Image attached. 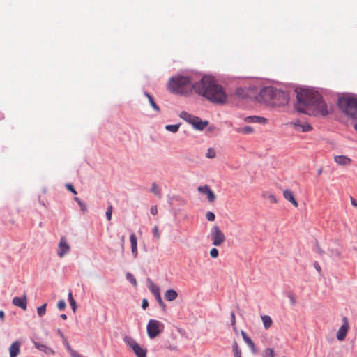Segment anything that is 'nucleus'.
<instances>
[{"mask_svg":"<svg viewBox=\"0 0 357 357\" xmlns=\"http://www.w3.org/2000/svg\"><path fill=\"white\" fill-rule=\"evenodd\" d=\"M168 90L174 93L186 95L194 90L214 103L223 104L227 101V95L222 87L218 84L213 77L204 75L199 82L192 84L190 77L175 76L167 84Z\"/></svg>","mask_w":357,"mask_h":357,"instance_id":"f257e3e1","label":"nucleus"},{"mask_svg":"<svg viewBox=\"0 0 357 357\" xmlns=\"http://www.w3.org/2000/svg\"><path fill=\"white\" fill-rule=\"evenodd\" d=\"M298 111L309 115L326 116L332 108L322 100L321 96L317 91L310 89L301 90L297 93Z\"/></svg>","mask_w":357,"mask_h":357,"instance_id":"f03ea898","label":"nucleus"},{"mask_svg":"<svg viewBox=\"0 0 357 357\" xmlns=\"http://www.w3.org/2000/svg\"><path fill=\"white\" fill-rule=\"evenodd\" d=\"M338 107L347 116L357 119V100L351 96H343L339 98Z\"/></svg>","mask_w":357,"mask_h":357,"instance_id":"7ed1b4c3","label":"nucleus"},{"mask_svg":"<svg viewBox=\"0 0 357 357\" xmlns=\"http://www.w3.org/2000/svg\"><path fill=\"white\" fill-rule=\"evenodd\" d=\"M275 92V89L273 87H264L260 91L259 95L256 97V99L258 102L272 105Z\"/></svg>","mask_w":357,"mask_h":357,"instance_id":"20e7f679","label":"nucleus"},{"mask_svg":"<svg viewBox=\"0 0 357 357\" xmlns=\"http://www.w3.org/2000/svg\"><path fill=\"white\" fill-rule=\"evenodd\" d=\"M165 326L162 322L156 319H150L146 327L148 336L151 339L155 337L162 332Z\"/></svg>","mask_w":357,"mask_h":357,"instance_id":"39448f33","label":"nucleus"},{"mask_svg":"<svg viewBox=\"0 0 357 357\" xmlns=\"http://www.w3.org/2000/svg\"><path fill=\"white\" fill-rule=\"evenodd\" d=\"M211 240L215 246L221 245L226 240L224 233L218 225H213L211 230Z\"/></svg>","mask_w":357,"mask_h":357,"instance_id":"423d86ee","label":"nucleus"},{"mask_svg":"<svg viewBox=\"0 0 357 357\" xmlns=\"http://www.w3.org/2000/svg\"><path fill=\"white\" fill-rule=\"evenodd\" d=\"M123 340L126 344H128L132 349L137 357H146V349L142 347L138 343L136 342L134 339L126 336Z\"/></svg>","mask_w":357,"mask_h":357,"instance_id":"0eeeda50","label":"nucleus"},{"mask_svg":"<svg viewBox=\"0 0 357 357\" xmlns=\"http://www.w3.org/2000/svg\"><path fill=\"white\" fill-rule=\"evenodd\" d=\"M289 100L287 93L275 89V96L273 97L272 106L281 107L287 105Z\"/></svg>","mask_w":357,"mask_h":357,"instance_id":"6e6552de","label":"nucleus"},{"mask_svg":"<svg viewBox=\"0 0 357 357\" xmlns=\"http://www.w3.org/2000/svg\"><path fill=\"white\" fill-rule=\"evenodd\" d=\"M342 325L338 329L337 333V339L340 341H342L345 339L349 329V322L346 317L342 318Z\"/></svg>","mask_w":357,"mask_h":357,"instance_id":"1a4fd4ad","label":"nucleus"},{"mask_svg":"<svg viewBox=\"0 0 357 357\" xmlns=\"http://www.w3.org/2000/svg\"><path fill=\"white\" fill-rule=\"evenodd\" d=\"M70 248L67 243L66 239L62 237L60 239L58 245L57 255L59 257L62 258L65 255L70 252Z\"/></svg>","mask_w":357,"mask_h":357,"instance_id":"9d476101","label":"nucleus"},{"mask_svg":"<svg viewBox=\"0 0 357 357\" xmlns=\"http://www.w3.org/2000/svg\"><path fill=\"white\" fill-rule=\"evenodd\" d=\"M290 126L296 131L308 132L312 130V127L309 123H303L300 121L291 122Z\"/></svg>","mask_w":357,"mask_h":357,"instance_id":"9b49d317","label":"nucleus"},{"mask_svg":"<svg viewBox=\"0 0 357 357\" xmlns=\"http://www.w3.org/2000/svg\"><path fill=\"white\" fill-rule=\"evenodd\" d=\"M197 190L200 193L206 195L208 202H213L215 201V195L208 185L199 186L197 188Z\"/></svg>","mask_w":357,"mask_h":357,"instance_id":"f8f14e48","label":"nucleus"},{"mask_svg":"<svg viewBox=\"0 0 357 357\" xmlns=\"http://www.w3.org/2000/svg\"><path fill=\"white\" fill-rule=\"evenodd\" d=\"M13 304L17 306L22 310H26L27 306L26 296L24 295L22 297H14L12 301Z\"/></svg>","mask_w":357,"mask_h":357,"instance_id":"ddd939ff","label":"nucleus"},{"mask_svg":"<svg viewBox=\"0 0 357 357\" xmlns=\"http://www.w3.org/2000/svg\"><path fill=\"white\" fill-rule=\"evenodd\" d=\"M208 124L206 121H202L199 117L195 116L191 124L196 130H203Z\"/></svg>","mask_w":357,"mask_h":357,"instance_id":"4468645a","label":"nucleus"},{"mask_svg":"<svg viewBox=\"0 0 357 357\" xmlns=\"http://www.w3.org/2000/svg\"><path fill=\"white\" fill-rule=\"evenodd\" d=\"M21 343L19 341H15L11 344L9 347L10 357H17L20 351Z\"/></svg>","mask_w":357,"mask_h":357,"instance_id":"2eb2a0df","label":"nucleus"},{"mask_svg":"<svg viewBox=\"0 0 357 357\" xmlns=\"http://www.w3.org/2000/svg\"><path fill=\"white\" fill-rule=\"evenodd\" d=\"M130 241L131 244V252L135 258L138 255L137 251V238L135 234L132 233L130 236Z\"/></svg>","mask_w":357,"mask_h":357,"instance_id":"dca6fc26","label":"nucleus"},{"mask_svg":"<svg viewBox=\"0 0 357 357\" xmlns=\"http://www.w3.org/2000/svg\"><path fill=\"white\" fill-rule=\"evenodd\" d=\"M334 160L337 164L342 166L349 165L351 162V159L346 155H335Z\"/></svg>","mask_w":357,"mask_h":357,"instance_id":"f3484780","label":"nucleus"},{"mask_svg":"<svg viewBox=\"0 0 357 357\" xmlns=\"http://www.w3.org/2000/svg\"><path fill=\"white\" fill-rule=\"evenodd\" d=\"M284 197L291 202L295 207L298 206V202L294 198V194L291 191L286 190L283 192Z\"/></svg>","mask_w":357,"mask_h":357,"instance_id":"a211bd4d","label":"nucleus"},{"mask_svg":"<svg viewBox=\"0 0 357 357\" xmlns=\"http://www.w3.org/2000/svg\"><path fill=\"white\" fill-rule=\"evenodd\" d=\"M148 288L149 291L154 295H158L160 294V288L158 285H156L151 280L148 279Z\"/></svg>","mask_w":357,"mask_h":357,"instance_id":"6ab92c4d","label":"nucleus"},{"mask_svg":"<svg viewBox=\"0 0 357 357\" xmlns=\"http://www.w3.org/2000/svg\"><path fill=\"white\" fill-rule=\"evenodd\" d=\"M33 344L35 345V347L40 351L47 354H54V351L47 347L46 345L45 344H40V343H38L37 342H33Z\"/></svg>","mask_w":357,"mask_h":357,"instance_id":"aec40b11","label":"nucleus"},{"mask_svg":"<svg viewBox=\"0 0 357 357\" xmlns=\"http://www.w3.org/2000/svg\"><path fill=\"white\" fill-rule=\"evenodd\" d=\"M245 121L247 122H255L259 123H265L266 122V119L265 118L257 116H247L245 118Z\"/></svg>","mask_w":357,"mask_h":357,"instance_id":"412c9836","label":"nucleus"},{"mask_svg":"<svg viewBox=\"0 0 357 357\" xmlns=\"http://www.w3.org/2000/svg\"><path fill=\"white\" fill-rule=\"evenodd\" d=\"M178 297V293L174 289H169L165 293V298L168 301H173Z\"/></svg>","mask_w":357,"mask_h":357,"instance_id":"4be33fe9","label":"nucleus"},{"mask_svg":"<svg viewBox=\"0 0 357 357\" xmlns=\"http://www.w3.org/2000/svg\"><path fill=\"white\" fill-rule=\"evenodd\" d=\"M241 335L243 339V340L245 342V343L248 345V347L250 348V349L255 352V345L252 340L247 335L245 332L243 331H241Z\"/></svg>","mask_w":357,"mask_h":357,"instance_id":"5701e85b","label":"nucleus"},{"mask_svg":"<svg viewBox=\"0 0 357 357\" xmlns=\"http://www.w3.org/2000/svg\"><path fill=\"white\" fill-rule=\"evenodd\" d=\"M180 118L185 121L186 122L192 124L195 116H193L185 111H182L179 114Z\"/></svg>","mask_w":357,"mask_h":357,"instance_id":"b1692460","label":"nucleus"},{"mask_svg":"<svg viewBox=\"0 0 357 357\" xmlns=\"http://www.w3.org/2000/svg\"><path fill=\"white\" fill-rule=\"evenodd\" d=\"M261 320L266 329H268L273 324L272 319L268 315L261 316Z\"/></svg>","mask_w":357,"mask_h":357,"instance_id":"393cba45","label":"nucleus"},{"mask_svg":"<svg viewBox=\"0 0 357 357\" xmlns=\"http://www.w3.org/2000/svg\"><path fill=\"white\" fill-rule=\"evenodd\" d=\"M262 197L264 199H268L271 203L275 204L278 202V199L275 196L267 192H263Z\"/></svg>","mask_w":357,"mask_h":357,"instance_id":"a878e982","label":"nucleus"},{"mask_svg":"<svg viewBox=\"0 0 357 357\" xmlns=\"http://www.w3.org/2000/svg\"><path fill=\"white\" fill-rule=\"evenodd\" d=\"M144 95L147 97L148 100H149V102L150 103V105H151V107H153V109L154 110H155L156 112H159L160 111V108L157 105V104L155 102L153 97L148 93H144Z\"/></svg>","mask_w":357,"mask_h":357,"instance_id":"bb28decb","label":"nucleus"},{"mask_svg":"<svg viewBox=\"0 0 357 357\" xmlns=\"http://www.w3.org/2000/svg\"><path fill=\"white\" fill-rule=\"evenodd\" d=\"M236 131L239 133L250 134L253 132V128L251 126H246L243 128H238Z\"/></svg>","mask_w":357,"mask_h":357,"instance_id":"cd10ccee","label":"nucleus"},{"mask_svg":"<svg viewBox=\"0 0 357 357\" xmlns=\"http://www.w3.org/2000/svg\"><path fill=\"white\" fill-rule=\"evenodd\" d=\"M180 127V124H174V125H167L165 126V129L171 132L176 133L178 132Z\"/></svg>","mask_w":357,"mask_h":357,"instance_id":"c85d7f7f","label":"nucleus"},{"mask_svg":"<svg viewBox=\"0 0 357 357\" xmlns=\"http://www.w3.org/2000/svg\"><path fill=\"white\" fill-rule=\"evenodd\" d=\"M206 158L208 159H213L216 156L215 150L213 148H208L205 154Z\"/></svg>","mask_w":357,"mask_h":357,"instance_id":"c756f323","label":"nucleus"},{"mask_svg":"<svg viewBox=\"0 0 357 357\" xmlns=\"http://www.w3.org/2000/svg\"><path fill=\"white\" fill-rule=\"evenodd\" d=\"M68 300H69V303H70V305L72 307V310L73 311L75 312L77 310V304H76V302L74 300L73 297V294L71 292H69L68 293Z\"/></svg>","mask_w":357,"mask_h":357,"instance_id":"7c9ffc66","label":"nucleus"},{"mask_svg":"<svg viewBox=\"0 0 357 357\" xmlns=\"http://www.w3.org/2000/svg\"><path fill=\"white\" fill-rule=\"evenodd\" d=\"M151 192L159 197H161L160 189L159 186L155 183H153L152 184V186L151 188Z\"/></svg>","mask_w":357,"mask_h":357,"instance_id":"2f4dec72","label":"nucleus"},{"mask_svg":"<svg viewBox=\"0 0 357 357\" xmlns=\"http://www.w3.org/2000/svg\"><path fill=\"white\" fill-rule=\"evenodd\" d=\"M46 306H47V304L45 303L44 305L38 307L37 312H38V316L43 317L45 314Z\"/></svg>","mask_w":357,"mask_h":357,"instance_id":"473e14b6","label":"nucleus"},{"mask_svg":"<svg viewBox=\"0 0 357 357\" xmlns=\"http://www.w3.org/2000/svg\"><path fill=\"white\" fill-rule=\"evenodd\" d=\"M219 255V252L218 250V249L213 248L212 249H211L210 250V256L213 258V259H216Z\"/></svg>","mask_w":357,"mask_h":357,"instance_id":"72a5a7b5","label":"nucleus"},{"mask_svg":"<svg viewBox=\"0 0 357 357\" xmlns=\"http://www.w3.org/2000/svg\"><path fill=\"white\" fill-rule=\"evenodd\" d=\"M206 218L208 221L213 222L215 220V215L213 212L208 211L206 214Z\"/></svg>","mask_w":357,"mask_h":357,"instance_id":"f704fd0d","label":"nucleus"},{"mask_svg":"<svg viewBox=\"0 0 357 357\" xmlns=\"http://www.w3.org/2000/svg\"><path fill=\"white\" fill-rule=\"evenodd\" d=\"M112 214V205H109L106 211V218H107V220L109 221L111 220Z\"/></svg>","mask_w":357,"mask_h":357,"instance_id":"c9c22d12","label":"nucleus"},{"mask_svg":"<svg viewBox=\"0 0 357 357\" xmlns=\"http://www.w3.org/2000/svg\"><path fill=\"white\" fill-rule=\"evenodd\" d=\"M155 299L156 301H158V303H159L160 306L162 308L165 309V303H163L162 300V298H161V296H160V294H158V295H155Z\"/></svg>","mask_w":357,"mask_h":357,"instance_id":"e433bc0d","label":"nucleus"},{"mask_svg":"<svg viewBox=\"0 0 357 357\" xmlns=\"http://www.w3.org/2000/svg\"><path fill=\"white\" fill-rule=\"evenodd\" d=\"M153 235L155 237V238L157 240H159L160 238V232H159V229H158V226H155L153 229Z\"/></svg>","mask_w":357,"mask_h":357,"instance_id":"4c0bfd02","label":"nucleus"},{"mask_svg":"<svg viewBox=\"0 0 357 357\" xmlns=\"http://www.w3.org/2000/svg\"><path fill=\"white\" fill-rule=\"evenodd\" d=\"M126 278H127V279H128V280H130V282L131 283H132L134 285H137V281H136L135 278L133 277V275H132V274H130V273H127V275H126Z\"/></svg>","mask_w":357,"mask_h":357,"instance_id":"58836bf2","label":"nucleus"},{"mask_svg":"<svg viewBox=\"0 0 357 357\" xmlns=\"http://www.w3.org/2000/svg\"><path fill=\"white\" fill-rule=\"evenodd\" d=\"M57 307L60 310H63L66 307V303L63 300H61L57 303Z\"/></svg>","mask_w":357,"mask_h":357,"instance_id":"ea45409f","label":"nucleus"},{"mask_svg":"<svg viewBox=\"0 0 357 357\" xmlns=\"http://www.w3.org/2000/svg\"><path fill=\"white\" fill-rule=\"evenodd\" d=\"M231 322L234 330H236V317L234 312L231 313Z\"/></svg>","mask_w":357,"mask_h":357,"instance_id":"a19ab883","label":"nucleus"},{"mask_svg":"<svg viewBox=\"0 0 357 357\" xmlns=\"http://www.w3.org/2000/svg\"><path fill=\"white\" fill-rule=\"evenodd\" d=\"M66 188L70 191L71 192H73V194L76 195L77 194V191L75 190V189L74 188L73 185H71V184H66Z\"/></svg>","mask_w":357,"mask_h":357,"instance_id":"79ce46f5","label":"nucleus"},{"mask_svg":"<svg viewBox=\"0 0 357 357\" xmlns=\"http://www.w3.org/2000/svg\"><path fill=\"white\" fill-rule=\"evenodd\" d=\"M233 352L234 354L237 353H241V350L238 349V344L236 342H234L233 344Z\"/></svg>","mask_w":357,"mask_h":357,"instance_id":"37998d69","label":"nucleus"},{"mask_svg":"<svg viewBox=\"0 0 357 357\" xmlns=\"http://www.w3.org/2000/svg\"><path fill=\"white\" fill-rule=\"evenodd\" d=\"M265 352H266V357H274L273 356V349H267Z\"/></svg>","mask_w":357,"mask_h":357,"instance_id":"c03bdc74","label":"nucleus"},{"mask_svg":"<svg viewBox=\"0 0 357 357\" xmlns=\"http://www.w3.org/2000/svg\"><path fill=\"white\" fill-rule=\"evenodd\" d=\"M150 212L152 215H155L158 213V208L156 206L151 207Z\"/></svg>","mask_w":357,"mask_h":357,"instance_id":"a18cd8bd","label":"nucleus"},{"mask_svg":"<svg viewBox=\"0 0 357 357\" xmlns=\"http://www.w3.org/2000/svg\"><path fill=\"white\" fill-rule=\"evenodd\" d=\"M71 355L72 357H82V356L77 353L76 351L72 349L70 352H69Z\"/></svg>","mask_w":357,"mask_h":357,"instance_id":"49530a36","label":"nucleus"},{"mask_svg":"<svg viewBox=\"0 0 357 357\" xmlns=\"http://www.w3.org/2000/svg\"><path fill=\"white\" fill-rule=\"evenodd\" d=\"M149 305L148 301L146 299H143L142 303V307L145 310Z\"/></svg>","mask_w":357,"mask_h":357,"instance_id":"de8ad7c7","label":"nucleus"},{"mask_svg":"<svg viewBox=\"0 0 357 357\" xmlns=\"http://www.w3.org/2000/svg\"><path fill=\"white\" fill-rule=\"evenodd\" d=\"M79 205L80 206L81 210L84 213H85L86 211V204L82 202L81 203L79 204Z\"/></svg>","mask_w":357,"mask_h":357,"instance_id":"09e8293b","label":"nucleus"},{"mask_svg":"<svg viewBox=\"0 0 357 357\" xmlns=\"http://www.w3.org/2000/svg\"><path fill=\"white\" fill-rule=\"evenodd\" d=\"M351 204L353 206L357 207V201L353 198L352 197H350Z\"/></svg>","mask_w":357,"mask_h":357,"instance_id":"8fccbe9b","label":"nucleus"},{"mask_svg":"<svg viewBox=\"0 0 357 357\" xmlns=\"http://www.w3.org/2000/svg\"><path fill=\"white\" fill-rule=\"evenodd\" d=\"M64 343H65L66 349L70 352L73 349L71 348V347L70 346V344H68V342L66 341V339L64 340Z\"/></svg>","mask_w":357,"mask_h":357,"instance_id":"3c124183","label":"nucleus"},{"mask_svg":"<svg viewBox=\"0 0 357 357\" xmlns=\"http://www.w3.org/2000/svg\"><path fill=\"white\" fill-rule=\"evenodd\" d=\"M314 267H315V268H316L319 272H321V267H320V266L318 264V263H317V262H315V263H314Z\"/></svg>","mask_w":357,"mask_h":357,"instance_id":"603ef678","label":"nucleus"},{"mask_svg":"<svg viewBox=\"0 0 357 357\" xmlns=\"http://www.w3.org/2000/svg\"><path fill=\"white\" fill-rule=\"evenodd\" d=\"M4 317H5V314L3 312V311L2 310H0V319L3 321L4 319Z\"/></svg>","mask_w":357,"mask_h":357,"instance_id":"864d4df0","label":"nucleus"},{"mask_svg":"<svg viewBox=\"0 0 357 357\" xmlns=\"http://www.w3.org/2000/svg\"><path fill=\"white\" fill-rule=\"evenodd\" d=\"M57 333L63 340H65V336L60 329L57 330Z\"/></svg>","mask_w":357,"mask_h":357,"instance_id":"5fc2aeb1","label":"nucleus"},{"mask_svg":"<svg viewBox=\"0 0 357 357\" xmlns=\"http://www.w3.org/2000/svg\"><path fill=\"white\" fill-rule=\"evenodd\" d=\"M74 199L77 202L78 204L82 202V201L78 197H75Z\"/></svg>","mask_w":357,"mask_h":357,"instance_id":"6e6d98bb","label":"nucleus"},{"mask_svg":"<svg viewBox=\"0 0 357 357\" xmlns=\"http://www.w3.org/2000/svg\"><path fill=\"white\" fill-rule=\"evenodd\" d=\"M61 318L65 320L67 319V316H66V314H63L61 315Z\"/></svg>","mask_w":357,"mask_h":357,"instance_id":"4d7b16f0","label":"nucleus"},{"mask_svg":"<svg viewBox=\"0 0 357 357\" xmlns=\"http://www.w3.org/2000/svg\"><path fill=\"white\" fill-rule=\"evenodd\" d=\"M234 357H241V353H237V354H234Z\"/></svg>","mask_w":357,"mask_h":357,"instance_id":"13d9d810","label":"nucleus"},{"mask_svg":"<svg viewBox=\"0 0 357 357\" xmlns=\"http://www.w3.org/2000/svg\"><path fill=\"white\" fill-rule=\"evenodd\" d=\"M321 173H322V169H318V171H317V174H318L319 175H320V174H321Z\"/></svg>","mask_w":357,"mask_h":357,"instance_id":"bf43d9fd","label":"nucleus"},{"mask_svg":"<svg viewBox=\"0 0 357 357\" xmlns=\"http://www.w3.org/2000/svg\"><path fill=\"white\" fill-rule=\"evenodd\" d=\"M295 303H296L295 299H294V298H291V303H292L293 305H294V304H295Z\"/></svg>","mask_w":357,"mask_h":357,"instance_id":"052dcab7","label":"nucleus"},{"mask_svg":"<svg viewBox=\"0 0 357 357\" xmlns=\"http://www.w3.org/2000/svg\"><path fill=\"white\" fill-rule=\"evenodd\" d=\"M354 128H355V130L357 131V123L355 124V126H354Z\"/></svg>","mask_w":357,"mask_h":357,"instance_id":"680f3d73","label":"nucleus"},{"mask_svg":"<svg viewBox=\"0 0 357 357\" xmlns=\"http://www.w3.org/2000/svg\"><path fill=\"white\" fill-rule=\"evenodd\" d=\"M121 241L122 242H124V236H123L122 238H121Z\"/></svg>","mask_w":357,"mask_h":357,"instance_id":"e2e57ef3","label":"nucleus"}]
</instances>
